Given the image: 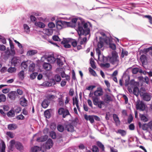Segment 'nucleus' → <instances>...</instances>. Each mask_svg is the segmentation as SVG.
I'll list each match as a JSON object with an SVG mask.
<instances>
[{"mask_svg":"<svg viewBox=\"0 0 152 152\" xmlns=\"http://www.w3.org/2000/svg\"><path fill=\"white\" fill-rule=\"evenodd\" d=\"M88 70L90 73L92 75H93L94 77H96L97 76L96 72L92 69L91 67H89L88 68Z\"/></svg>","mask_w":152,"mask_h":152,"instance_id":"4c0bfd02","label":"nucleus"},{"mask_svg":"<svg viewBox=\"0 0 152 152\" xmlns=\"http://www.w3.org/2000/svg\"><path fill=\"white\" fill-rule=\"evenodd\" d=\"M17 95V93L15 91H11L8 94V97L12 100H14Z\"/></svg>","mask_w":152,"mask_h":152,"instance_id":"f8f14e48","label":"nucleus"},{"mask_svg":"<svg viewBox=\"0 0 152 152\" xmlns=\"http://www.w3.org/2000/svg\"><path fill=\"white\" fill-rule=\"evenodd\" d=\"M87 40V38L86 37H85L80 42V44L81 45H84L86 43Z\"/></svg>","mask_w":152,"mask_h":152,"instance_id":"0e129e2a","label":"nucleus"},{"mask_svg":"<svg viewBox=\"0 0 152 152\" xmlns=\"http://www.w3.org/2000/svg\"><path fill=\"white\" fill-rule=\"evenodd\" d=\"M30 61H26L23 62L21 64V67L23 69H26L28 67V64L30 62Z\"/></svg>","mask_w":152,"mask_h":152,"instance_id":"4be33fe9","label":"nucleus"},{"mask_svg":"<svg viewBox=\"0 0 152 152\" xmlns=\"http://www.w3.org/2000/svg\"><path fill=\"white\" fill-rule=\"evenodd\" d=\"M139 69L138 68H134L132 69V72L133 74H137L139 71Z\"/></svg>","mask_w":152,"mask_h":152,"instance_id":"680f3d73","label":"nucleus"},{"mask_svg":"<svg viewBox=\"0 0 152 152\" xmlns=\"http://www.w3.org/2000/svg\"><path fill=\"white\" fill-rule=\"evenodd\" d=\"M53 39L55 41H60V39L57 36L55 35L53 37Z\"/></svg>","mask_w":152,"mask_h":152,"instance_id":"e2e57ef3","label":"nucleus"},{"mask_svg":"<svg viewBox=\"0 0 152 152\" xmlns=\"http://www.w3.org/2000/svg\"><path fill=\"white\" fill-rule=\"evenodd\" d=\"M47 136H42L38 138L37 139V141L38 142H43L45 141L47 138Z\"/></svg>","mask_w":152,"mask_h":152,"instance_id":"58836bf2","label":"nucleus"},{"mask_svg":"<svg viewBox=\"0 0 152 152\" xmlns=\"http://www.w3.org/2000/svg\"><path fill=\"white\" fill-rule=\"evenodd\" d=\"M115 132L117 134H120L122 136H124L126 134V131L121 129H118L115 131Z\"/></svg>","mask_w":152,"mask_h":152,"instance_id":"6ab92c4d","label":"nucleus"},{"mask_svg":"<svg viewBox=\"0 0 152 152\" xmlns=\"http://www.w3.org/2000/svg\"><path fill=\"white\" fill-rule=\"evenodd\" d=\"M50 135L52 138L53 139H55L56 137V134L53 131H52L50 133Z\"/></svg>","mask_w":152,"mask_h":152,"instance_id":"052dcab7","label":"nucleus"},{"mask_svg":"<svg viewBox=\"0 0 152 152\" xmlns=\"http://www.w3.org/2000/svg\"><path fill=\"white\" fill-rule=\"evenodd\" d=\"M58 113L59 115H62L63 118H65L66 115L69 114V113L68 110H65L64 108L62 107L58 109Z\"/></svg>","mask_w":152,"mask_h":152,"instance_id":"39448f33","label":"nucleus"},{"mask_svg":"<svg viewBox=\"0 0 152 152\" xmlns=\"http://www.w3.org/2000/svg\"><path fill=\"white\" fill-rule=\"evenodd\" d=\"M42 105L43 107L44 108H47L48 106V102L47 100H44L42 104Z\"/></svg>","mask_w":152,"mask_h":152,"instance_id":"72a5a7b5","label":"nucleus"},{"mask_svg":"<svg viewBox=\"0 0 152 152\" xmlns=\"http://www.w3.org/2000/svg\"><path fill=\"white\" fill-rule=\"evenodd\" d=\"M128 53L127 51L126 50H122L121 55V57L124 58V56H127L128 55Z\"/></svg>","mask_w":152,"mask_h":152,"instance_id":"13d9d810","label":"nucleus"},{"mask_svg":"<svg viewBox=\"0 0 152 152\" xmlns=\"http://www.w3.org/2000/svg\"><path fill=\"white\" fill-rule=\"evenodd\" d=\"M94 115H84L85 119L87 120H89L91 123H93L94 122Z\"/></svg>","mask_w":152,"mask_h":152,"instance_id":"2eb2a0df","label":"nucleus"},{"mask_svg":"<svg viewBox=\"0 0 152 152\" xmlns=\"http://www.w3.org/2000/svg\"><path fill=\"white\" fill-rule=\"evenodd\" d=\"M93 100L94 104L95 105H97L99 101L98 99L96 97L93 98Z\"/></svg>","mask_w":152,"mask_h":152,"instance_id":"4d7b16f0","label":"nucleus"},{"mask_svg":"<svg viewBox=\"0 0 152 152\" xmlns=\"http://www.w3.org/2000/svg\"><path fill=\"white\" fill-rule=\"evenodd\" d=\"M103 92L101 88L98 89L94 93V95L96 96H100L103 94Z\"/></svg>","mask_w":152,"mask_h":152,"instance_id":"dca6fc26","label":"nucleus"},{"mask_svg":"<svg viewBox=\"0 0 152 152\" xmlns=\"http://www.w3.org/2000/svg\"><path fill=\"white\" fill-rule=\"evenodd\" d=\"M64 129V126L63 125L59 124L57 126V129L60 132H63Z\"/></svg>","mask_w":152,"mask_h":152,"instance_id":"473e14b6","label":"nucleus"},{"mask_svg":"<svg viewBox=\"0 0 152 152\" xmlns=\"http://www.w3.org/2000/svg\"><path fill=\"white\" fill-rule=\"evenodd\" d=\"M113 118L114 121L115 122L116 125L118 126L120 124V121L119 118L116 115L114 114L113 115Z\"/></svg>","mask_w":152,"mask_h":152,"instance_id":"393cba45","label":"nucleus"},{"mask_svg":"<svg viewBox=\"0 0 152 152\" xmlns=\"http://www.w3.org/2000/svg\"><path fill=\"white\" fill-rule=\"evenodd\" d=\"M73 104L74 105L75 104H76V107H77L78 109L79 106L78 103V100L77 97H75V98H73Z\"/></svg>","mask_w":152,"mask_h":152,"instance_id":"c9c22d12","label":"nucleus"},{"mask_svg":"<svg viewBox=\"0 0 152 152\" xmlns=\"http://www.w3.org/2000/svg\"><path fill=\"white\" fill-rule=\"evenodd\" d=\"M1 148L0 150L1 152H5V150L6 146L4 142L2 141L1 143Z\"/></svg>","mask_w":152,"mask_h":152,"instance_id":"c03bdc74","label":"nucleus"},{"mask_svg":"<svg viewBox=\"0 0 152 152\" xmlns=\"http://www.w3.org/2000/svg\"><path fill=\"white\" fill-rule=\"evenodd\" d=\"M140 60L142 63L145 64L147 62V59L146 56L144 55H142L140 57Z\"/></svg>","mask_w":152,"mask_h":152,"instance_id":"2f4dec72","label":"nucleus"},{"mask_svg":"<svg viewBox=\"0 0 152 152\" xmlns=\"http://www.w3.org/2000/svg\"><path fill=\"white\" fill-rule=\"evenodd\" d=\"M56 96L50 94L46 96V98L47 100L51 101H53L56 98Z\"/></svg>","mask_w":152,"mask_h":152,"instance_id":"aec40b11","label":"nucleus"},{"mask_svg":"<svg viewBox=\"0 0 152 152\" xmlns=\"http://www.w3.org/2000/svg\"><path fill=\"white\" fill-rule=\"evenodd\" d=\"M20 60L19 58L16 57H13L11 60L12 64L15 66L19 65L20 63Z\"/></svg>","mask_w":152,"mask_h":152,"instance_id":"6e6552de","label":"nucleus"},{"mask_svg":"<svg viewBox=\"0 0 152 152\" xmlns=\"http://www.w3.org/2000/svg\"><path fill=\"white\" fill-rule=\"evenodd\" d=\"M92 151L93 152H99V149L97 147L94 145L92 147Z\"/></svg>","mask_w":152,"mask_h":152,"instance_id":"5fc2aeb1","label":"nucleus"},{"mask_svg":"<svg viewBox=\"0 0 152 152\" xmlns=\"http://www.w3.org/2000/svg\"><path fill=\"white\" fill-rule=\"evenodd\" d=\"M44 115L45 117L46 118H49L50 117V114L49 111L48 110H47L45 111L44 112Z\"/></svg>","mask_w":152,"mask_h":152,"instance_id":"37998d69","label":"nucleus"},{"mask_svg":"<svg viewBox=\"0 0 152 152\" xmlns=\"http://www.w3.org/2000/svg\"><path fill=\"white\" fill-rule=\"evenodd\" d=\"M15 147L17 149L20 151H22L23 149V146L21 143L16 142L15 143Z\"/></svg>","mask_w":152,"mask_h":152,"instance_id":"412c9836","label":"nucleus"},{"mask_svg":"<svg viewBox=\"0 0 152 152\" xmlns=\"http://www.w3.org/2000/svg\"><path fill=\"white\" fill-rule=\"evenodd\" d=\"M96 54L98 55V60L99 61L102 62H104V58H105V57L102 54H101L100 50H99L98 48H96Z\"/></svg>","mask_w":152,"mask_h":152,"instance_id":"423d86ee","label":"nucleus"},{"mask_svg":"<svg viewBox=\"0 0 152 152\" xmlns=\"http://www.w3.org/2000/svg\"><path fill=\"white\" fill-rule=\"evenodd\" d=\"M17 127V125L15 124H11L8 126V128L10 130H14Z\"/></svg>","mask_w":152,"mask_h":152,"instance_id":"5701e85b","label":"nucleus"},{"mask_svg":"<svg viewBox=\"0 0 152 152\" xmlns=\"http://www.w3.org/2000/svg\"><path fill=\"white\" fill-rule=\"evenodd\" d=\"M103 42L100 41L98 43V48H98L99 50V49L103 47Z\"/></svg>","mask_w":152,"mask_h":152,"instance_id":"3c124183","label":"nucleus"},{"mask_svg":"<svg viewBox=\"0 0 152 152\" xmlns=\"http://www.w3.org/2000/svg\"><path fill=\"white\" fill-rule=\"evenodd\" d=\"M37 75V73L34 72L31 74L30 75V78L31 79H35Z\"/></svg>","mask_w":152,"mask_h":152,"instance_id":"6e6d98bb","label":"nucleus"},{"mask_svg":"<svg viewBox=\"0 0 152 152\" xmlns=\"http://www.w3.org/2000/svg\"><path fill=\"white\" fill-rule=\"evenodd\" d=\"M9 41L10 46L11 48V50L12 52L14 51V45L12 41L9 39Z\"/></svg>","mask_w":152,"mask_h":152,"instance_id":"09e8293b","label":"nucleus"},{"mask_svg":"<svg viewBox=\"0 0 152 152\" xmlns=\"http://www.w3.org/2000/svg\"><path fill=\"white\" fill-rule=\"evenodd\" d=\"M118 56L117 54L115 52L112 53V56L111 57H108V60L113 64L117 65L119 63V60L118 59Z\"/></svg>","mask_w":152,"mask_h":152,"instance_id":"f03ea898","label":"nucleus"},{"mask_svg":"<svg viewBox=\"0 0 152 152\" xmlns=\"http://www.w3.org/2000/svg\"><path fill=\"white\" fill-rule=\"evenodd\" d=\"M100 66L104 68H109L110 66V64L108 63H106L105 64L101 63L100 64Z\"/></svg>","mask_w":152,"mask_h":152,"instance_id":"603ef678","label":"nucleus"},{"mask_svg":"<svg viewBox=\"0 0 152 152\" xmlns=\"http://www.w3.org/2000/svg\"><path fill=\"white\" fill-rule=\"evenodd\" d=\"M104 104V101H99L98 102L97 106L100 108H101L102 106Z\"/></svg>","mask_w":152,"mask_h":152,"instance_id":"8fccbe9b","label":"nucleus"},{"mask_svg":"<svg viewBox=\"0 0 152 152\" xmlns=\"http://www.w3.org/2000/svg\"><path fill=\"white\" fill-rule=\"evenodd\" d=\"M105 42L107 44H109V47L110 48L113 50L116 49V46L115 44L110 43V41L109 38H107L105 40Z\"/></svg>","mask_w":152,"mask_h":152,"instance_id":"ddd939ff","label":"nucleus"},{"mask_svg":"<svg viewBox=\"0 0 152 152\" xmlns=\"http://www.w3.org/2000/svg\"><path fill=\"white\" fill-rule=\"evenodd\" d=\"M37 51L36 50H31L28 51L27 55L28 56H32L37 53Z\"/></svg>","mask_w":152,"mask_h":152,"instance_id":"c85d7f7f","label":"nucleus"},{"mask_svg":"<svg viewBox=\"0 0 152 152\" xmlns=\"http://www.w3.org/2000/svg\"><path fill=\"white\" fill-rule=\"evenodd\" d=\"M41 150V148L37 146H34L31 148L32 152H37Z\"/></svg>","mask_w":152,"mask_h":152,"instance_id":"cd10ccee","label":"nucleus"},{"mask_svg":"<svg viewBox=\"0 0 152 152\" xmlns=\"http://www.w3.org/2000/svg\"><path fill=\"white\" fill-rule=\"evenodd\" d=\"M6 134L7 136L11 138H13L14 137L13 134L10 132H7L6 133Z\"/></svg>","mask_w":152,"mask_h":152,"instance_id":"bf43d9fd","label":"nucleus"},{"mask_svg":"<svg viewBox=\"0 0 152 152\" xmlns=\"http://www.w3.org/2000/svg\"><path fill=\"white\" fill-rule=\"evenodd\" d=\"M56 61V58L53 56H43L41 58L42 62H49L50 63H54Z\"/></svg>","mask_w":152,"mask_h":152,"instance_id":"7ed1b4c3","label":"nucleus"},{"mask_svg":"<svg viewBox=\"0 0 152 152\" xmlns=\"http://www.w3.org/2000/svg\"><path fill=\"white\" fill-rule=\"evenodd\" d=\"M16 69L15 67H10L8 69V71L10 73L15 72L16 71Z\"/></svg>","mask_w":152,"mask_h":152,"instance_id":"49530a36","label":"nucleus"},{"mask_svg":"<svg viewBox=\"0 0 152 152\" xmlns=\"http://www.w3.org/2000/svg\"><path fill=\"white\" fill-rule=\"evenodd\" d=\"M61 44L64 45V47L66 48H68L71 46V40L70 39H64L61 42Z\"/></svg>","mask_w":152,"mask_h":152,"instance_id":"0eeeda50","label":"nucleus"},{"mask_svg":"<svg viewBox=\"0 0 152 152\" xmlns=\"http://www.w3.org/2000/svg\"><path fill=\"white\" fill-rule=\"evenodd\" d=\"M58 104L61 106H63L64 105V102L63 96H61V97L58 98Z\"/></svg>","mask_w":152,"mask_h":152,"instance_id":"b1692460","label":"nucleus"},{"mask_svg":"<svg viewBox=\"0 0 152 152\" xmlns=\"http://www.w3.org/2000/svg\"><path fill=\"white\" fill-rule=\"evenodd\" d=\"M44 63L42 65L43 68L47 71H50L52 69V66L49 63H47L46 61L43 62Z\"/></svg>","mask_w":152,"mask_h":152,"instance_id":"9d476101","label":"nucleus"},{"mask_svg":"<svg viewBox=\"0 0 152 152\" xmlns=\"http://www.w3.org/2000/svg\"><path fill=\"white\" fill-rule=\"evenodd\" d=\"M48 26L49 28H52L55 27V25L54 23L53 22L49 23L48 25Z\"/></svg>","mask_w":152,"mask_h":152,"instance_id":"338daca9","label":"nucleus"},{"mask_svg":"<svg viewBox=\"0 0 152 152\" xmlns=\"http://www.w3.org/2000/svg\"><path fill=\"white\" fill-rule=\"evenodd\" d=\"M96 144L102 151L104 150V145L101 142L99 141H98L96 142Z\"/></svg>","mask_w":152,"mask_h":152,"instance_id":"e433bc0d","label":"nucleus"},{"mask_svg":"<svg viewBox=\"0 0 152 152\" xmlns=\"http://www.w3.org/2000/svg\"><path fill=\"white\" fill-rule=\"evenodd\" d=\"M66 129L68 132H72L74 130L73 126L71 124H68L66 126Z\"/></svg>","mask_w":152,"mask_h":152,"instance_id":"bb28decb","label":"nucleus"},{"mask_svg":"<svg viewBox=\"0 0 152 152\" xmlns=\"http://www.w3.org/2000/svg\"><path fill=\"white\" fill-rule=\"evenodd\" d=\"M20 104L23 106H26L27 105V101L24 97H22L20 99Z\"/></svg>","mask_w":152,"mask_h":152,"instance_id":"f3484780","label":"nucleus"},{"mask_svg":"<svg viewBox=\"0 0 152 152\" xmlns=\"http://www.w3.org/2000/svg\"><path fill=\"white\" fill-rule=\"evenodd\" d=\"M53 145V143L52 139H49L46 142L44 146L47 149H50L52 147Z\"/></svg>","mask_w":152,"mask_h":152,"instance_id":"1a4fd4ad","label":"nucleus"},{"mask_svg":"<svg viewBox=\"0 0 152 152\" xmlns=\"http://www.w3.org/2000/svg\"><path fill=\"white\" fill-rule=\"evenodd\" d=\"M18 76L20 78L23 79L24 78V72L23 71H21L18 73Z\"/></svg>","mask_w":152,"mask_h":152,"instance_id":"de8ad7c7","label":"nucleus"},{"mask_svg":"<svg viewBox=\"0 0 152 152\" xmlns=\"http://www.w3.org/2000/svg\"><path fill=\"white\" fill-rule=\"evenodd\" d=\"M6 97L5 95L3 94L0 95V99L1 102H4L6 100Z\"/></svg>","mask_w":152,"mask_h":152,"instance_id":"a18cd8bd","label":"nucleus"},{"mask_svg":"<svg viewBox=\"0 0 152 152\" xmlns=\"http://www.w3.org/2000/svg\"><path fill=\"white\" fill-rule=\"evenodd\" d=\"M55 79L57 82H59L61 81V78L59 75H56L55 76Z\"/></svg>","mask_w":152,"mask_h":152,"instance_id":"864d4df0","label":"nucleus"},{"mask_svg":"<svg viewBox=\"0 0 152 152\" xmlns=\"http://www.w3.org/2000/svg\"><path fill=\"white\" fill-rule=\"evenodd\" d=\"M34 24L36 26L41 28H43L45 26L44 23L40 22H35Z\"/></svg>","mask_w":152,"mask_h":152,"instance_id":"a878e982","label":"nucleus"},{"mask_svg":"<svg viewBox=\"0 0 152 152\" xmlns=\"http://www.w3.org/2000/svg\"><path fill=\"white\" fill-rule=\"evenodd\" d=\"M142 98L144 100L148 101L151 99V95L150 93H146L142 95Z\"/></svg>","mask_w":152,"mask_h":152,"instance_id":"4468645a","label":"nucleus"},{"mask_svg":"<svg viewBox=\"0 0 152 152\" xmlns=\"http://www.w3.org/2000/svg\"><path fill=\"white\" fill-rule=\"evenodd\" d=\"M35 66V64L33 63L31 64L29 67V71L31 72H33L34 70Z\"/></svg>","mask_w":152,"mask_h":152,"instance_id":"f704fd0d","label":"nucleus"},{"mask_svg":"<svg viewBox=\"0 0 152 152\" xmlns=\"http://www.w3.org/2000/svg\"><path fill=\"white\" fill-rule=\"evenodd\" d=\"M32 15L36 16H40L41 15V13L37 11L32 12Z\"/></svg>","mask_w":152,"mask_h":152,"instance_id":"69168bd1","label":"nucleus"},{"mask_svg":"<svg viewBox=\"0 0 152 152\" xmlns=\"http://www.w3.org/2000/svg\"><path fill=\"white\" fill-rule=\"evenodd\" d=\"M139 90L137 87H135L133 88V93L134 95L137 96L139 94Z\"/></svg>","mask_w":152,"mask_h":152,"instance_id":"c756f323","label":"nucleus"},{"mask_svg":"<svg viewBox=\"0 0 152 152\" xmlns=\"http://www.w3.org/2000/svg\"><path fill=\"white\" fill-rule=\"evenodd\" d=\"M7 115L9 117H13L15 116V112L13 110H11L7 113Z\"/></svg>","mask_w":152,"mask_h":152,"instance_id":"7c9ffc66","label":"nucleus"},{"mask_svg":"<svg viewBox=\"0 0 152 152\" xmlns=\"http://www.w3.org/2000/svg\"><path fill=\"white\" fill-rule=\"evenodd\" d=\"M67 22L62 21H58L56 23L57 28L58 29H61L64 27V25L66 24Z\"/></svg>","mask_w":152,"mask_h":152,"instance_id":"9b49d317","label":"nucleus"},{"mask_svg":"<svg viewBox=\"0 0 152 152\" xmlns=\"http://www.w3.org/2000/svg\"><path fill=\"white\" fill-rule=\"evenodd\" d=\"M57 64L59 66H61L63 65V63L60 59L57 58Z\"/></svg>","mask_w":152,"mask_h":152,"instance_id":"774afa93","label":"nucleus"},{"mask_svg":"<svg viewBox=\"0 0 152 152\" xmlns=\"http://www.w3.org/2000/svg\"><path fill=\"white\" fill-rule=\"evenodd\" d=\"M23 27L25 31L27 33H28L30 32V30L29 27L26 24L23 25Z\"/></svg>","mask_w":152,"mask_h":152,"instance_id":"a19ab883","label":"nucleus"},{"mask_svg":"<svg viewBox=\"0 0 152 152\" xmlns=\"http://www.w3.org/2000/svg\"><path fill=\"white\" fill-rule=\"evenodd\" d=\"M90 64L91 67L94 69H95L96 66L95 65V62L93 58H91L90 59Z\"/></svg>","mask_w":152,"mask_h":152,"instance_id":"ea45409f","label":"nucleus"},{"mask_svg":"<svg viewBox=\"0 0 152 152\" xmlns=\"http://www.w3.org/2000/svg\"><path fill=\"white\" fill-rule=\"evenodd\" d=\"M43 32L48 35H50L52 34L53 30L52 29H44Z\"/></svg>","mask_w":152,"mask_h":152,"instance_id":"a211bd4d","label":"nucleus"},{"mask_svg":"<svg viewBox=\"0 0 152 152\" xmlns=\"http://www.w3.org/2000/svg\"><path fill=\"white\" fill-rule=\"evenodd\" d=\"M141 120L144 122H146L148 120V118L144 115L140 114V115Z\"/></svg>","mask_w":152,"mask_h":152,"instance_id":"79ce46f5","label":"nucleus"},{"mask_svg":"<svg viewBox=\"0 0 152 152\" xmlns=\"http://www.w3.org/2000/svg\"><path fill=\"white\" fill-rule=\"evenodd\" d=\"M84 28L85 29H83V25L81 24L80 25L78 24L77 32L79 35H87L89 33V29L88 27V25L86 23H84L83 25Z\"/></svg>","mask_w":152,"mask_h":152,"instance_id":"f257e3e1","label":"nucleus"},{"mask_svg":"<svg viewBox=\"0 0 152 152\" xmlns=\"http://www.w3.org/2000/svg\"><path fill=\"white\" fill-rule=\"evenodd\" d=\"M136 107L138 110H143L145 109V106L142 102L138 100L136 102Z\"/></svg>","mask_w":152,"mask_h":152,"instance_id":"20e7f679","label":"nucleus"}]
</instances>
